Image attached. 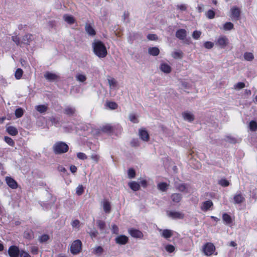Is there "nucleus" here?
Returning a JSON list of instances; mask_svg holds the SVG:
<instances>
[{"instance_id":"f257e3e1","label":"nucleus","mask_w":257,"mask_h":257,"mask_svg":"<svg viewBox=\"0 0 257 257\" xmlns=\"http://www.w3.org/2000/svg\"><path fill=\"white\" fill-rule=\"evenodd\" d=\"M94 53L99 58H104L107 52L105 46L100 41H94L92 43Z\"/></svg>"},{"instance_id":"f03ea898","label":"nucleus","mask_w":257,"mask_h":257,"mask_svg":"<svg viewBox=\"0 0 257 257\" xmlns=\"http://www.w3.org/2000/svg\"><path fill=\"white\" fill-rule=\"evenodd\" d=\"M53 149L55 154H61L67 152L68 151L69 147L64 142H58L54 145Z\"/></svg>"},{"instance_id":"7ed1b4c3","label":"nucleus","mask_w":257,"mask_h":257,"mask_svg":"<svg viewBox=\"0 0 257 257\" xmlns=\"http://www.w3.org/2000/svg\"><path fill=\"white\" fill-rule=\"evenodd\" d=\"M82 249V242L79 240H76L73 242L71 245V252L73 254L79 253Z\"/></svg>"},{"instance_id":"20e7f679","label":"nucleus","mask_w":257,"mask_h":257,"mask_svg":"<svg viewBox=\"0 0 257 257\" xmlns=\"http://www.w3.org/2000/svg\"><path fill=\"white\" fill-rule=\"evenodd\" d=\"M174 185L176 189L180 192L185 193H188L189 192L190 186L189 184L175 182Z\"/></svg>"},{"instance_id":"39448f33","label":"nucleus","mask_w":257,"mask_h":257,"mask_svg":"<svg viewBox=\"0 0 257 257\" xmlns=\"http://www.w3.org/2000/svg\"><path fill=\"white\" fill-rule=\"evenodd\" d=\"M8 252L10 257H18L21 253L19 247L16 245L10 246Z\"/></svg>"},{"instance_id":"423d86ee","label":"nucleus","mask_w":257,"mask_h":257,"mask_svg":"<svg viewBox=\"0 0 257 257\" xmlns=\"http://www.w3.org/2000/svg\"><path fill=\"white\" fill-rule=\"evenodd\" d=\"M215 248L211 243H207L203 248L204 252L206 255H211L213 254Z\"/></svg>"},{"instance_id":"0eeeda50","label":"nucleus","mask_w":257,"mask_h":257,"mask_svg":"<svg viewBox=\"0 0 257 257\" xmlns=\"http://www.w3.org/2000/svg\"><path fill=\"white\" fill-rule=\"evenodd\" d=\"M167 215L169 217H171L172 219H183L184 217V214L179 211H168Z\"/></svg>"},{"instance_id":"6e6552de","label":"nucleus","mask_w":257,"mask_h":257,"mask_svg":"<svg viewBox=\"0 0 257 257\" xmlns=\"http://www.w3.org/2000/svg\"><path fill=\"white\" fill-rule=\"evenodd\" d=\"M182 115L184 120L188 122H192L195 119L194 115L192 112L189 111L183 112Z\"/></svg>"},{"instance_id":"1a4fd4ad","label":"nucleus","mask_w":257,"mask_h":257,"mask_svg":"<svg viewBox=\"0 0 257 257\" xmlns=\"http://www.w3.org/2000/svg\"><path fill=\"white\" fill-rule=\"evenodd\" d=\"M34 40V36L30 34L25 35L22 38L21 43L27 45H30V43Z\"/></svg>"},{"instance_id":"9d476101","label":"nucleus","mask_w":257,"mask_h":257,"mask_svg":"<svg viewBox=\"0 0 257 257\" xmlns=\"http://www.w3.org/2000/svg\"><path fill=\"white\" fill-rule=\"evenodd\" d=\"M231 12L232 20H238L240 15V11L239 9L236 7H233L231 9Z\"/></svg>"},{"instance_id":"9b49d317","label":"nucleus","mask_w":257,"mask_h":257,"mask_svg":"<svg viewBox=\"0 0 257 257\" xmlns=\"http://www.w3.org/2000/svg\"><path fill=\"white\" fill-rule=\"evenodd\" d=\"M6 181L8 185L12 189H16L18 187L17 182L11 177H6Z\"/></svg>"},{"instance_id":"f8f14e48","label":"nucleus","mask_w":257,"mask_h":257,"mask_svg":"<svg viewBox=\"0 0 257 257\" xmlns=\"http://www.w3.org/2000/svg\"><path fill=\"white\" fill-rule=\"evenodd\" d=\"M44 77L49 81H54L59 78V76L57 74L50 72H46L44 75Z\"/></svg>"},{"instance_id":"ddd939ff","label":"nucleus","mask_w":257,"mask_h":257,"mask_svg":"<svg viewBox=\"0 0 257 257\" xmlns=\"http://www.w3.org/2000/svg\"><path fill=\"white\" fill-rule=\"evenodd\" d=\"M187 36V32L185 29H180L176 32V37L181 40H184Z\"/></svg>"},{"instance_id":"4468645a","label":"nucleus","mask_w":257,"mask_h":257,"mask_svg":"<svg viewBox=\"0 0 257 257\" xmlns=\"http://www.w3.org/2000/svg\"><path fill=\"white\" fill-rule=\"evenodd\" d=\"M139 136L143 141L145 142H148L150 139L148 132L145 129H140L139 130Z\"/></svg>"},{"instance_id":"2eb2a0df","label":"nucleus","mask_w":257,"mask_h":257,"mask_svg":"<svg viewBox=\"0 0 257 257\" xmlns=\"http://www.w3.org/2000/svg\"><path fill=\"white\" fill-rule=\"evenodd\" d=\"M159 231L161 233V236L166 239L169 238L173 234V231L170 229H159Z\"/></svg>"},{"instance_id":"dca6fc26","label":"nucleus","mask_w":257,"mask_h":257,"mask_svg":"<svg viewBox=\"0 0 257 257\" xmlns=\"http://www.w3.org/2000/svg\"><path fill=\"white\" fill-rule=\"evenodd\" d=\"M213 204L212 201L210 200L204 201L202 204L201 209L203 211H207L213 206Z\"/></svg>"},{"instance_id":"f3484780","label":"nucleus","mask_w":257,"mask_h":257,"mask_svg":"<svg viewBox=\"0 0 257 257\" xmlns=\"http://www.w3.org/2000/svg\"><path fill=\"white\" fill-rule=\"evenodd\" d=\"M116 243L119 244H125L128 241V237L123 235H120L116 237L115 239Z\"/></svg>"},{"instance_id":"a211bd4d","label":"nucleus","mask_w":257,"mask_h":257,"mask_svg":"<svg viewBox=\"0 0 257 257\" xmlns=\"http://www.w3.org/2000/svg\"><path fill=\"white\" fill-rule=\"evenodd\" d=\"M63 112L67 115L73 116L76 112V109L75 107L68 106L64 109Z\"/></svg>"},{"instance_id":"6ab92c4d","label":"nucleus","mask_w":257,"mask_h":257,"mask_svg":"<svg viewBox=\"0 0 257 257\" xmlns=\"http://www.w3.org/2000/svg\"><path fill=\"white\" fill-rule=\"evenodd\" d=\"M130 234L134 237L136 238H142L143 236L142 232L135 229H132L129 230Z\"/></svg>"},{"instance_id":"aec40b11","label":"nucleus","mask_w":257,"mask_h":257,"mask_svg":"<svg viewBox=\"0 0 257 257\" xmlns=\"http://www.w3.org/2000/svg\"><path fill=\"white\" fill-rule=\"evenodd\" d=\"M102 203L104 212L106 213H109L111 211V206L110 202L108 201V200L104 199Z\"/></svg>"},{"instance_id":"412c9836","label":"nucleus","mask_w":257,"mask_h":257,"mask_svg":"<svg viewBox=\"0 0 257 257\" xmlns=\"http://www.w3.org/2000/svg\"><path fill=\"white\" fill-rule=\"evenodd\" d=\"M85 30L86 33L90 36H93L95 35V31L94 28L89 24H86Z\"/></svg>"},{"instance_id":"4be33fe9","label":"nucleus","mask_w":257,"mask_h":257,"mask_svg":"<svg viewBox=\"0 0 257 257\" xmlns=\"http://www.w3.org/2000/svg\"><path fill=\"white\" fill-rule=\"evenodd\" d=\"M233 200L235 204H240L245 201V198L241 193H239L234 195Z\"/></svg>"},{"instance_id":"5701e85b","label":"nucleus","mask_w":257,"mask_h":257,"mask_svg":"<svg viewBox=\"0 0 257 257\" xmlns=\"http://www.w3.org/2000/svg\"><path fill=\"white\" fill-rule=\"evenodd\" d=\"M216 44L221 48L225 47L227 44V39L225 37H221L217 40Z\"/></svg>"},{"instance_id":"b1692460","label":"nucleus","mask_w":257,"mask_h":257,"mask_svg":"<svg viewBox=\"0 0 257 257\" xmlns=\"http://www.w3.org/2000/svg\"><path fill=\"white\" fill-rule=\"evenodd\" d=\"M172 200L175 203H179L182 198V195L180 193H173L171 196Z\"/></svg>"},{"instance_id":"393cba45","label":"nucleus","mask_w":257,"mask_h":257,"mask_svg":"<svg viewBox=\"0 0 257 257\" xmlns=\"http://www.w3.org/2000/svg\"><path fill=\"white\" fill-rule=\"evenodd\" d=\"M7 132L11 136H15L18 134V131L16 127L13 126H9L7 127Z\"/></svg>"},{"instance_id":"a878e982","label":"nucleus","mask_w":257,"mask_h":257,"mask_svg":"<svg viewBox=\"0 0 257 257\" xmlns=\"http://www.w3.org/2000/svg\"><path fill=\"white\" fill-rule=\"evenodd\" d=\"M160 68L162 71L166 73H169L171 71V67L166 63L161 64Z\"/></svg>"},{"instance_id":"bb28decb","label":"nucleus","mask_w":257,"mask_h":257,"mask_svg":"<svg viewBox=\"0 0 257 257\" xmlns=\"http://www.w3.org/2000/svg\"><path fill=\"white\" fill-rule=\"evenodd\" d=\"M148 53L151 55L156 56L159 54L160 50L156 47H150L148 49Z\"/></svg>"},{"instance_id":"cd10ccee","label":"nucleus","mask_w":257,"mask_h":257,"mask_svg":"<svg viewBox=\"0 0 257 257\" xmlns=\"http://www.w3.org/2000/svg\"><path fill=\"white\" fill-rule=\"evenodd\" d=\"M128 186L134 191H138L140 189V184L135 181L130 182Z\"/></svg>"},{"instance_id":"c85d7f7f","label":"nucleus","mask_w":257,"mask_h":257,"mask_svg":"<svg viewBox=\"0 0 257 257\" xmlns=\"http://www.w3.org/2000/svg\"><path fill=\"white\" fill-rule=\"evenodd\" d=\"M63 19L65 22L70 25L74 24L75 22L74 17L70 15H64Z\"/></svg>"},{"instance_id":"c756f323","label":"nucleus","mask_w":257,"mask_h":257,"mask_svg":"<svg viewBox=\"0 0 257 257\" xmlns=\"http://www.w3.org/2000/svg\"><path fill=\"white\" fill-rule=\"evenodd\" d=\"M36 109L41 113H45L48 109L47 105H39L36 106Z\"/></svg>"},{"instance_id":"7c9ffc66","label":"nucleus","mask_w":257,"mask_h":257,"mask_svg":"<svg viewBox=\"0 0 257 257\" xmlns=\"http://www.w3.org/2000/svg\"><path fill=\"white\" fill-rule=\"evenodd\" d=\"M75 78L77 81L80 82H84L87 79V77L85 75L80 73L77 74Z\"/></svg>"},{"instance_id":"2f4dec72","label":"nucleus","mask_w":257,"mask_h":257,"mask_svg":"<svg viewBox=\"0 0 257 257\" xmlns=\"http://www.w3.org/2000/svg\"><path fill=\"white\" fill-rule=\"evenodd\" d=\"M248 127L250 131L255 132L257 130V122L254 120L250 121Z\"/></svg>"},{"instance_id":"473e14b6","label":"nucleus","mask_w":257,"mask_h":257,"mask_svg":"<svg viewBox=\"0 0 257 257\" xmlns=\"http://www.w3.org/2000/svg\"><path fill=\"white\" fill-rule=\"evenodd\" d=\"M96 223L97 225V226L99 227V228L100 229V230L102 232H103L105 226V222L104 221L101 220H98L96 221Z\"/></svg>"},{"instance_id":"72a5a7b5","label":"nucleus","mask_w":257,"mask_h":257,"mask_svg":"<svg viewBox=\"0 0 257 257\" xmlns=\"http://www.w3.org/2000/svg\"><path fill=\"white\" fill-rule=\"evenodd\" d=\"M243 57L244 59L248 61H251L254 59L253 54L250 52H245L244 54Z\"/></svg>"},{"instance_id":"f704fd0d","label":"nucleus","mask_w":257,"mask_h":257,"mask_svg":"<svg viewBox=\"0 0 257 257\" xmlns=\"http://www.w3.org/2000/svg\"><path fill=\"white\" fill-rule=\"evenodd\" d=\"M168 185L164 182L160 183L158 184V188L162 191H166L167 190Z\"/></svg>"},{"instance_id":"c9c22d12","label":"nucleus","mask_w":257,"mask_h":257,"mask_svg":"<svg viewBox=\"0 0 257 257\" xmlns=\"http://www.w3.org/2000/svg\"><path fill=\"white\" fill-rule=\"evenodd\" d=\"M103 251V248L100 246H98L93 248V252L96 255H100L102 253Z\"/></svg>"},{"instance_id":"e433bc0d","label":"nucleus","mask_w":257,"mask_h":257,"mask_svg":"<svg viewBox=\"0 0 257 257\" xmlns=\"http://www.w3.org/2000/svg\"><path fill=\"white\" fill-rule=\"evenodd\" d=\"M23 74V71L21 68H18L16 70L15 74V78L17 79H20L22 77Z\"/></svg>"},{"instance_id":"4c0bfd02","label":"nucleus","mask_w":257,"mask_h":257,"mask_svg":"<svg viewBox=\"0 0 257 257\" xmlns=\"http://www.w3.org/2000/svg\"><path fill=\"white\" fill-rule=\"evenodd\" d=\"M233 28V24L231 22H226L223 25V29L225 31H229Z\"/></svg>"},{"instance_id":"58836bf2","label":"nucleus","mask_w":257,"mask_h":257,"mask_svg":"<svg viewBox=\"0 0 257 257\" xmlns=\"http://www.w3.org/2000/svg\"><path fill=\"white\" fill-rule=\"evenodd\" d=\"M172 57L175 59H180L183 57V53L181 51H177L172 53Z\"/></svg>"},{"instance_id":"ea45409f","label":"nucleus","mask_w":257,"mask_h":257,"mask_svg":"<svg viewBox=\"0 0 257 257\" xmlns=\"http://www.w3.org/2000/svg\"><path fill=\"white\" fill-rule=\"evenodd\" d=\"M222 218L223 221H225L227 224H230L232 221L230 216L226 213H224L223 214Z\"/></svg>"},{"instance_id":"a19ab883","label":"nucleus","mask_w":257,"mask_h":257,"mask_svg":"<svg viewBox=\"0 0 257 257\" xmlns=\"http://www.w3.org/2000/svg\"><path fill=\"white\" fill-rule=\"evenodd\" d=\"M84 189L82 185L80 184L76 188V194L80 196L84 192Z\"/></svg>"},{"instance_id":"79ce46f5","label":"nucleus","mask_w":257,"mask_h":257,"mask_svg":"<svg viewBox=\"0 0 257 257\" xmlns=\"http://www.w3.org/2000/svg\"><path fill=\"white\" fill-rule=\"evenodd\" d=\"M107 106L111 109H115L117 108L118 105L114 102L109 101L107 102Z\"/></svg>"},{"instance_id":"37998d69","label":"nucleus","mask_w":257,"mask_h":257,"mask_svg":"<svg viewBox=\"0 0 257 257\" xmlns=\"http://www.w3.org/2000/svg\"><path fill=\"white\" fill-rule=\"evenodd\" d=\"M215 13L211 10H208L206 13V16L209 19H212L215 17Z\"/></svg>"},{"instance_id":"c03bdc74","label":"nucleus","mask_w":257,"mask_h":257,"mask_svg":"<svg viewBox=\"0 0 257 257\" xmlns=\"http://www.w3.org/2000/svg\"><path fill=\"white\" fill-rule=\"evenodd\" d=\"M127 174H128V177L130 179H132V178H134L135 177L136 172H135V170L133 169V168H130L128 170Z\"/></svg>"},{"instance_id":"a18cd8bd","label":"nucleus","mask_w":257,"mask_h":257,"mask_svg":"<svg viewBox=\"0 0 257 257\" xmlns=\"http://www.w3.org/2000/svg\"><path fill=\"white\" fill-rule=\"evenodd\" d=\"M88 233L90 237L93 238L94 237H96L98 234V232L95 228H93L91 229V230L88 232Z\"/></svg>"},{"instance_id":"49530a36","label":"nucleus","mask_w":257,"mask_h":257,"mask_svg":"<svg viewBox=\"0 0 257 257\" xmlns=\"http://www.w3.org/2000/svg\"><path fill=\"white\" fill-rule=\"evenodd\" d=\"M4 140L8 144L11 146L13 147L15 145V142L13 140L9 137H5Z\"/></svg>"},{"instance_id":"de8ad7c7","label":"nucleus","mask_w":257,"mask_h":257,"mask_svg":"<svg viewBox=\"0 0 257 257\" xmlns=\"http://www.w3.org/2000/svg\"><path fill=\"white\" fill-rule=\"evenodd\" d=\"M23 110L21 108H17L15 110V115L17 118L21 117L23 115Z\"/></svg>"},{"instance_id":"09e8293b","label":"nucleus","mask_w":257,"mask_h":257,"mask_svg":"<svg viewBox=\"0 0 257 257\" xmlns=\"http://www.w3.org/2000/svg\"><path fill=\"white\" fill-rule=\"evenodd\" d=\"M101 130L103 132L109 133L112 131V127L109 124H106L104 126H103Z\"/></svg>"},{"instance_id":"8fccbe9b","label":"nucleus","mask_w":257,"mask_h":257,"mask_svg":"<svg viewBox=\"0 0 257 257\" xmlns=\"http://www.w3.org/2000/svg\"><path fill=\"white\" fill-rule=\"evenodd\" d=\"M218 184L223 187H227L229 185V182L227 180L222 179L219 181Z\"/></svg>"},{"instance_id":"3c124183","label":"nucleus","mask_w":257,"mask_h":257,"mask_svg":"<svg viewBox=\"0 0 257 257\" xmlns=\"http://www.w3.org/2000/svg\"><path fill=\"white\" fill-rule=\"evenodd\" d=\"M24 236L25 238L31 239L33 237V233L31 230H28L24 232Z\"/></svg>"},{"instance_id":"603ef678","label":"nucleus","mask_w":257,"mask_h":257,"mask_svg":"<svg viewBox=\"0 0 257 257\" xmlns=\"http://www.w3.org/2000/svg\"><path fill=\"white\" fill-rule=\"evenodd\" d=\"M131 145L133 147H137L140 146V142L138 139H133L131 143Z\"/></svg>"},{"instance_id":"864d4df0","label":"nucleus","mask_w":257,"mask_h":257,"mask_svg":"<svg viewBox=\"0 0 257 257\" xmlns=\"http://www.w3.org/2000/svg\"><path fill=\"white\" fill-rule=\"evenodd\" d=\"M245 87V84L243 82H238L234 85V88L235 89H241Z\"/></svg>"},{"instance_id":"5fc2aeb1","label":"nucleus","mask_w":257,"mask_h":257,"mask_svg":"<svg viewBox=\"0 0 257 257\" xmlns=\"http://www.w3.org/2000/svg\"><path fill=\"white\" fill-rule=\"evenodd\" d=\"M201 34V32L200 31H195L193 32L192 37L193 39L197 40L200 38Z\"/></svg>"},{"instance_id":"6e6d98bb","label":"nucleus","mask_w":257,"mask_h":257,"mask_svg":"<svg viewBox=\"0 0 257 257\" xmlns=\"http://www.w3.org/2000/svg\"><path fill=\"white\" fill-rule=\"evenodd\" d=\"M12 40L17 45H20L21 44V41L19 37L17 36H14L12 37Z\"/></svg>"},{"instance_id":"4d7b16f0","label":"nucleus","mask_w":257,"mask_h":257,"mask_svg":"<svg viewBox=\"0 0 257 257\" xmlns=\"http://www.w3.org/2000/svg\"><path fill=\"white\" fill-rule=\"evenodd\" d=\"M129 119L130 121L133 122L134 123L138 122L137 118L136 117V115L133 113H131L129 115Z\"/></svg>"},{"instance_id":"13d9d810","label":"nucleus","mask_w":257,"mask_h":257,"mask_svg":"<svg viewBox=\"0 0 257 257\" xmlns=\"http://www.w3.org/2000/svg\"><path fill=\"white\" fill-rule=\"evenodd\" d=\"M166 250L169 252H172L175 250V247L171 244L167 245L165 247Z\"/></svg>"},{"instance_id":"bf43d9fd","label":"nucleus","mask_w":257,"mask_h":257,"mask_svg":"<svg viewBox=\"0 0 257 257\" xmlns=\"http://www.w3.org/2000/svg\"><path fill=\"white\" fill-rule=\"evenodd\" d=\"M204 46L206 49H211L213 47L214 44L211 42L207 41L204 43Z\"/></svg>"},{"instance_id":"052dcab7","label":"nucleus","mask_w":257,"mask_h":257,"mask_svg":"<svg viewBox=\"0 0 257 257\" xmlns=\"http://www.w3.org/2000/svg\"><path fill=\"white\" fill-rule=\"evenodd\" d=\"M49 239V236L47 234L42 235L40 238V241L41 242H46Z\"/></svg>"},{"instance_id":"680f3d73","label":"nucleus","mask_w":257,"mask_h":257,"mask_svg":"<svg viewBox=\"0 0 257 257\" xmlns=\"http://www.w3.org/2000/svg\"><path fill=\"white\" fill-rule=\"evenodd\" d=\"M77 157L79 159H81V160H85L87 159V156L86 155L83 153H81V152H79V153H78L77 154Z\"/></svg>"},{"instance_id":"e2e57ef3","label":"nucleus","mask_w":257,"mask_h":257,"mask_svg":"<svg viewBox=\"0 0 257 257\" xmlns=\"http://www.w3.org/2000/svg\"><path fill=\"white\" fill-rule=\"evenodd\" d=\"M50 120L52 123L55 125V126L59 124V120L57 118L52 117L51 118Z\"/></svg>"},{"instance_id":"0e129e2a","label":"nucleus","mask_w":257,"mask_h":257,"mask_svg":"<svg viewBox=\"0 0 257 257\" xmlns=\"http://www.w3.org/2000/svg\"><path fill=\"white\" fill-rule=\"evenodd\" d=\"M225 141L226 142H228L230 143H236V140L230 136H227L225 139Z\"/></svg>"},{"instance_id":"69168bd1","label":"nucleus","mask_w":257,"mask_h":257,"mask_svg":"<svg viewBox=\"0 0 257 257\" xmlns=\"http://www.w3.org/2000/svg\"><path fill=\"white\" fill-rule=\"evenodd\" d=\"M112 232L114 234H118V228L115 224H113L112 225L111 228Z\"/></svg>"},{"instance_id":"338daca9","label":"nucleus","mask_w":257,"mask_h":257,"mask_svg":"<svg viewBox=\"0 0 257 257\" xmlns=\"http://www.w3.org/2000/svg\"><path fill=\"white\" fill-rule=\"evenodd\" d=\"M108 82L110 86H115L116 84V81L114 78L108 79Z\"/></svg>"},{"instance_id":"774afa93","label":"nucleus","mask_w":257,"mask_h":257,"mask_svg":"<svg viewBox=\"0 0 257 257\" xmlns=\"http://www.w3.org/2000/svg\"><path fill=\"white\" fill-rule=\"evenodd\" d=\"M19 257H31L30 255L24 250H21V253Z\"/></svg>"}]
</instances>
